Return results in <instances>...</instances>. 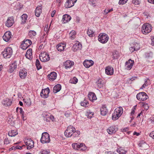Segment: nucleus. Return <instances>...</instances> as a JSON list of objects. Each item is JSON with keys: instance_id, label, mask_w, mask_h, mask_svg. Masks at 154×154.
<instances>
[{"instance_id": "nucleus-1", "label": "nucleus", "mask_w": 154, "mask_h": 154, "mask_svg": "<svg viewBox=\"0 0 154 154\" xmlns=\"http://www.w3.org/2000/svg\"><path fill=\"white\" fill-rule=\"evenodd\" d=\"M123 110V108L122 107L116 108L112 115V119L113 120H116L118 119L122 113Z\"/></svg>"}, {"instance_id": "nucleus-2", "label": "nucleus", "mask_w": 154, "mask_h": 154, "mask_svg": "<svg viewBox=\"0 0 154 154\" xmlns=\"http://www.w3.org/2000/svg\"><path fill=\"white\" fill-rule=\"evenodd\" d=\"M12 48L9 47L5 48L4 51L2 52V54L5 58H10L12 56Z\"/></svg>"}, {"instance_id": "nucleus-3", "label": "nucleus", "mask_w": 154, "mask_h": 154, "mask_svg": "<svg viewBox=\"0 0 154 154\" xmlns=\"http://www.w3.org/2000/svg\"><path fill=\"white\" fill-rule=\"evenodd\" d=\"M152 26L149 23H145L143 24L141 28V31L144 34H146L150 32L152 30Z\"/></svg>"}, {"instance_id": "nucleus-4", "label": "nucleus", "mask_w": 154, "mask_h": 154, "mask_svg": "<svg viewBox=\"0 0 154 154\" xmlns=\"http://www.w3.org/2000/svg\"><path fill=\"white\" fill-rule=\"evenodd\" d=\"M75 128L72 126H69L65 131L64 134L66 137H70L72 136L74 133V131H75Z\"/></svg>"}, {"instance_id": "nucleus-5", "label": "nucleus", "mask_w": 154, "mask_h": 154, "mask_svg": "<svg viewBox=\"0 0 154 154\" xmlns=\"http://www.w3.org/2000/svg\"><path fill=\"white\" fill-rule=\"evenodd\" d=\"M50 141V137L48 134L46 132L43 133L41 139V143H48Z\"/></svg>"}, {"instance_id": "nucleus-6", "label": "nucleus", "mask_w": 154, "mask_h": 154, "mask_svg": "<svg viewBox=\"0 0 154 154\" xmlns=\"http://www.w3.org/2000/svg\"><path fill=\"white\" fill-rule=\"evenodd\" d=\"M109 38L108 35L105 33H101L98 36V41L102 43H106Z\"/></svg>"}, {"instance_id": "nucleus-7", "label": "nucleus", "mask_w": 154, "mask_h": 154, "mask_svg": "<svg viewBox=\"0 0 154 154\" xmlns=\"http://www.w3.org/2000/svg\"><path fill=\"white\" fill-rule=\"evenodd\" d=\"M136 97L139 100L144 101L147 99L148 98V96L145 93L142 92L137 94Z\"/></svg>"}, {"instance_id": "nucleus-8", "label": "nucleus", "mask_w": 154, "mask_h": 154, "mask_svg": "<svg viewBox=\"0 0 154 154\" xmlns=\"http://www.w3.org/2000/svg\"><path fill=\"white\" fill-rule=\"evenodd\" d=\"M39 57L41 61L42 62H47L50 59L49 55L45 52H42L39 55Z\"/></svg>"}, {"instance_id": "nucleus-9", "label": "nucleus", "mask_w": 154, "mask_h": 154, "mask_svg": "<svg viewBox=\"0 0 154 154\" xmlns=\"http://www.w3.org/2000/svg\"><path fill=\"white\" fill-rule=\"evenodd\" d=\"M32 44V41L29 39H25L21 44V48L23 50L26 49Z\"/></svg>"}, {"instance_id": "nucleus-10", "label": "nucleus", "mask_w": 154, "mask_h": 154, "mask_svg": "<svg viewBox=\"0 0 154 154\" xmlns=\"http://www.w3.org/2000/svg\"><path fill=\"white\" fill-rule=\"evenodd\" d=\"M50 91L49 88H47L44 89H42L40 93L41 97L44 98H46L48 97Z\"/></svg>"}, {"instance_id": "nucleus-11", "label": "nucleus", "mask_w": 154, "mask_h": 154, "mask_svg": "<svg viewBox=\"0 0 154 154\" xmlns=\"http://www.w3.org/2000/svg\"><path fill=\"white\" fill-rule=\"evenodd\" d=\"M134 61L133 60L129 59L125 63V69L128 70L131 69L134 65Z\"/></svg>"}, {"instance_id": "nucleus-12", "label": "nucleus", "mask_w": 154, "mask_h": 154, "mask_svg": "<svg viewBox=\"0 0 154 154\" xmlns=\"http://www.w3.org/2000/svg\"><path fill=\"white\" fill-rule=\"evenodd\" d=\"M77 0H67L65 5V7L66 8H71L74 6V4Z\"/></svg>"}, {"instance_id": "nucleus-13", "label": "nucleus", "mask_w": 154, "mask_h": 154, "mask_svg": "<svg viewBox=\"0 0 154 154\" xmlns=\"http://www.w3.org/2000/svg\"><path fill=\"white\" fill-rule=\"evenodd\" d=\"M14 23V19L13 17H9L8 18L5 23V25L9 27L12 26Z\"/></svg>"}, {"instance_id": "nucleus-14", "label": "nucleus", "mask_w": 154, "mask_h": 154, "mask_svg": "<svg viewBox=\"0 0 154 154\" xmlns=\"http://www.w3.org/2000/svg\"><path fill=\"white\" fill-rule=\"evenodd\" d=\"M25 143L27 146V149H31L34 147V142L31 139H27L26 141H25Z\"/></svg>"}, {"instance_id": "nucleus-15", "label": "nucleus", "mask_w": 154, "mask_h": 154, "mask_svg": "<svg viewBox=\"0 0 154 154\" xmlns=\"http://www.w3.org/2000/svg\"><path fill=\"white\" fill-rule=\"evenodd\" d=\"M11 32L8 31L6 32L3 36V40L6 42H8L11 38Z\"/></svg>"}, {"instance_id": "nucleus-16", "label": "nucleus", "mask_w": 154, "mask_h": 154, "mask_svg": "<svg viewBox=\"0 0 154 154\" xmlns=\"http://www.w3.org/2000/svg\"><path fill=\"white\" fill-rule=\"evenodd\" d=\"M64 67L66 69L71 68L74 65V62L69 60H66L63 64Z\"/></svg>"}, {"instance_id": "nucleus-17", "label": "nucleus", "mask_w": 154, "mask_h": 154, "mask_svg": "<svg viewBox=\"0 0 154 154\" xmlns=\"http://www.w3.org/2000/svg\"><path fill=\"white\" fill-rule=\"evenodd\" d=\"M118 130V128L115 126H112L107 129V131L110 134H115Z\"/></svg>"}, {"instance_id": "nucleus-18", "label": "nucleus", "mask_w": 154, "mask_h": 154, "mask_svg": "<svg viewBox=\"0 0 154 154\" xmlns=\"http://www.w3.org/2000/svg\"><path fill=\"white\" fill-rule=\"evenodd\" d=\"M17 61H15L13 63H12L9 66V69L8 71L10 73L13 72L17 68Z\"/></svg>"}, {"instance_id": "nucleus-19", "label": "nucleus", "mask_w": 154, "mask_h": 154, "mask_svg": "<svg viewBox=\"0 0 154 154\" xmlns=\"http://www.w3.org/2000/svg\"><path fill=\"white\" fill-rule=\"evenodd\" d=\"M82 44L78 41H77L72 47V50L74 51H76L77 50L80 49L82 48Z\"/></svg>"}, {"instance_id": "nucleus-20", "label": "nucleus", "mask_w": 154, "mask_h": 154, "mask_svg": "<svg viewBox=\"0 0 154 154\" xmlns=\"http://www.w3.org/2000/svg\"><path fill=\"white\" fill-rule=\"evenodd\" d=\"M57 74L54 72H51L48 75L49 79L51 81H54L57 78Z\"/></svg>"}, {"instance_id": "nucleus-21", "label": "nucleus", "mask_w": 154, "mask_h": 154, "mask_svg": "<svg viewBox=\"0 0 154 154\" xmlns=\"http://www.w3.org/2000/svg\"><path fill=\"white\" fill-rule=\"evenodd\" d=\"M106 73L108 75H111L113 74L114 69L112 67L110 66H107L105 69Z\"/></svg>"}, {"instance_id": "nucleus-22", "label": "nucleus", "mask_w": 154, "mask_h": 154, "mask_svg": "<svg viewBox=\"0 0 154 154\" xmlns=\"http://www.w3.org/2000/svg\"><path fill=\"white\" fill-rule=\"evenodd\" d=\"M88 97L89 100L92 102L97 99L96 95L93 92H89L88 95Z\"/></svg>"}, {"instance_id": "nucleus-23", "label": "nucleus", "mask_w": 154, "mask_h": 154, "mask_svg": "<svg viewBox=\"0 0 154 154\" xmlns=\"http://www.w3.org/2000/svg\"><path fill=\"white\" fill-rule=\"evenodd\" d=\"M94 62L91 60H85L83 62L84 66L86 68H88L94 64Z\"/></svg>"}, {"instance_id": "nucleus-24", "label": "nucleus", "mask_w": 154, "mask_h": 154, "mask_svg": "<svg viewBox=\"0 0 154 154\" xmlns=\"http://www.w3.org/2000/svg\"><path fill=\"white\" fill-rule=\"evenodd\" d=\"M71 19V17L70 15L65 14L63 16L62 21L63 23H66L69 21Z\"/></svg>"}, {"instance_id": "nucleus-25", "label": "nucleus", "mask_w": 154, "mask_h": 154, "mask_svg": "<svg viewBox=\"0 0 154 154\" xmlns=\"http://www.w3.org/2000/svg\"><path fill=\"white\" fill-rule=\"evenodd\" d=\"M27 72L24 69H20L19 72V75L20 78L24 79L26 76Z\"/></svg>"}, {"instance_id": "nucleus-26", "label": "nucleus", "mask_w": 154, "mask_h": 154, "mask_svg": "<svg viewBox=\"0 0 154 154\" xmlns=\"http://www.w3.org/2000/svg\"><path fill=\"white\" fill-rule=\"evenodd\" d=\"M66 46L65 43H60L56 46V48L58 51H61L64 50Z\"/></svg>"}, {"instance_id": "nucleus-27", "label": "nucleus", "mask_w": 154, "mask_h": 154, "mask_svg": "<svg viewBox=\"0 0 154 154\" xmlns=\"http://www.w3.org/2000/svg\"><path fill=\"white\" fill-rule=\"evenodd\" d=\"M2 104L5 106H10L11 104V100L9 99L6 98L3 100Z\"/></svg>"}, {"instance_id": "nucleus-28", "label": "nucleus", "mask_w": 154, "mask_h": 154, "mask_svg": "<svg viewBox=\"0 0 154 154\" xmlns=\"http://www.w3.org/2000/svg\"><path fill=\"white\" fill-rule=\"evenodd\" d=\"M42 12V8L40 6H38L36 8L35 11V16L39 17Z\"/></svg>"}, {"instance_id": "nucleus-29", "label": "nucleus", "mask_w": 154, "mask_h": 154, "mask_svg": "<svg viewBox=\"0 0 154 154\" xmlns=\"http://www.w3.org/2000/svg\"><path fill=\"white\" fill-rule=\"evenodd\" d=\"M108 112V110L105 106H103L100 109V114L103 116H105Z\"/></svg>"}, {"instance_id": "nucleus-30", "label": "nucleus", "mask_w": 154, "mask_h": 154, "mask_svg": "<svg viewBox=\"0 0 154 154\" xmlns=\"http://www.w3.org/2000/svg\"><path fill=\"white\" fill-rule=\"evenodd\" d=\"M61 88V86L60 85L58 84L55 85L53 88V92L56 93L59 91Z\"/></svg>"}, {"instance_id": "nucleus-31", "label": "nucleus", "mask_w": 154, "mask_h": 154, "mask_svg": "<svg viewBox=\"0 0 154 154\" xmlns=\"http://www.w3.org/2000/svg\"><path fill=\"white\" fill-rule=\"evenodd\" d=\"M98 88H101L103 86V82L102 79H99L96 82Z\"/></svg>"}, {"instance_id": "nucleus-32", "label": "nucleus", "mask_w": 154, "mask_h": 154, "mask_svg": "<svg viewBox=\"0 0 154 154\" xmlns=\"http://www.w3.org/2000/svg\"><path fill=\"white\" fill-rule=\"evenodd\" d=\"M69 38L71 39H73L76 37V33L75 31L72 30L69 33Z\"/></svg>"}, {"instance_id": "nucleus-33", "label": "nucleus", "mask_w": 154, "mask_h": 154, "mask_svg": "<svg viewBox=\"0 0 154 154\" xmlns=\"http://www.w3.org/2000/svg\"><path fill=\"white\" fill-rule=\"evenodd\" d=\"M18 134V133L16 130H13L9 132L8 133V135L11 137L15 136L16 135Z\"/></svg>"}, {"instance_id": "nucleus-34", "label": "nucleus", "mask_w": 154, "mask_h": 154, "mask_svg": "<svg viewBox=\"0 0 154 154\" xmlns=\"http://www.w3.org/2000/svg\"><path fill=\"white\" fill-rule=\"evenodd\" d=\"M23 101L28 106H30L31 104V101L29 98L24 99H23Z\"/></svg>"}, {"instance_id": "nucleus-35", "label": "nucleus", "mask_w": 154, "mask_h": 154, "mask_svg": "<svg viewBox=\"0 0 154 154\" xmlns=\"http://www.w3.org/2000/svg\"><path fill=\"white\" fill-rule=\"evenodd\" d=\"M36 34V32L34 31L30 30L29 32L28 35L30 37L33 38Z\"/></svg>"}, {"instance_id": "nucleus-36", "label": "nucleus", "mask_w": 154, "mask_h": 154, "mask_svg": "<svg viewBox=\"0 0 154 154\" xmlns=\"http://www.w3.org/2000/svg\"><path fill=\"white\" fill-rule=\"evenodd\" d=\"M35 65L37 69L38 70H39L42 68V66L40 65V61L38 59H37L36 60Z\"/></svg>"}, {"instance_id": "nucleus-37", "label": "nucleus", "mask_w": 154, "mask_h": 154, "mask_svg": "<svg viewBox=\"0 0 154 154\" xmlns=\"http://www.w3.org/2000/svg\"><path fill=\"white\" fill-rule=\"evenodd\" d=\"M21 18L22 19V23L24 24L26 22L27 18V15L24 14L21 16Z\"/></svg>"}, {"instance_id": "nucleus-38", "label": "nucleus", "mask_w": 154, "mask_h": 154, "mask_svg": "<svg viewBox=\"0 0 154 154\" xmlns=\"http://www.w3.org/2000/svg\"><path fill=\"white\" fill-rule=\"evenodd\" d=\"M87 33L89 37H91L93 36L94 32L92 30L88 29L87 31Z\"/></svg>"}, {"instance_id": "nucleus-39", "label": "nucleus", "mask_w": 154, "mask_h": 154, "mask_svg": "<svg viewBox=\"0 0 154 154\" xmlns=\"http://www.w3.org/2000/svg\"><path fill=\"white\" fill-rule=\"evenodd\" d=\"M88 102L87 100H84L81 103V106L85 107H86L87 106H88Z\"/></svg>"}, {"instance_id": "nucleus-40", "label": "nucleus", "mask_w": 154, "mask_h": 154, "mask_svg": "<svg viewBox=\"0 0 154 154\" xmlns=\"http://www.w3.org/2000/svg\"><path fill=\"white\" fill-rule=\"evenodd\" d=\"M152 53L150 52L149 53H146L145 54V57L147 58H149L152 57Z\"/></svg>"}, {"instance_id": "nucleus-41", "label": "nucleus", "mask_w": 154, "mask_h": 154, "mask_svg": "<svg viewBox=\"0 0 154 154\" xmlns=\"http://www.w3.org/2000/svg\"><path fill=\"white\" fill-rule=\"evenodd\" d=\"M80 132L79 131H74V133L73 134L72 136L74 137H78L80 134Z\"/></svg>"}, {"instance_id": "nucleus-42", "label": "nucleus", "mask_w": 154, "mask_h": 154, "mask_svg": "<svg viewBox=\"0 0 154 154\" xmlns=\"http://www.w3.org/2000/svg\"><path fill=\"white\" fill-rule=\"evenodd\" d=\"M117 152L119 153L120 154H124L126 153V151L121 149H117Z\"/></svg>"}, {"instance_id": "nucleus-43", "label": "nucleus", "mask_w": 154, "mask_h": 154, "mask_svg": "<svg viewBox=\"0 0 154 154\" xmlns=\"http://www.w3.org/2000/svg\"><path fill=\"white\" fill-rule=\"evenodd\" d=\"M50 152L49 151L43 150H41L39 153V154H49Z\"/></svg>"}, {"instance_id": "nucleus-44", "label": "nucleus", "mask_w": 154, "mask_h": 154, "mask_svg": "<svg viewBox=\"0 0 154 154\" xmlns=\"http://www.w3.org/2000/svg\"><path fill=\"white\" fill-rule=\"evenodd\" d=\"M128 0H120L119 2V4L120 5H122L125 4L128 1Z\"/></svg>"}, {"instance_id": "nucleus-45", "label": "nucleus", "mask_w": 154, "mask_h": 154, "mask_svg": "<svg viewBox=\"0 0 154 154\" xmlns=\"http://www.w3.org/2000/svg\"><path fill=\"white\" fill-rule=\"evenodd\" d=\"M88 118L91 119L92 118V116L94 115V113L92 112H91L90 111L88 112Z\"/></svg>"}, {"instance_id": "nucleus-46", "label": "nucleus", "mask_w": 154, "mask_h": 154, "mask_svg": "<svg viewBox=\"0 0 154 154\" xmlns=\"http://www.w3.org/2000/svg\"><path fill=\"white\" fill-rule=\"evenodd\" d=\"M25 146V145H23L22 146H17L15 147L14 146H13V147H12V149H13L15 148H16V149H23V146Z\"/></svg>"}, {"instance_id": "nucleus-47", "label": "nucleus", "mask_w": 154, "mask_h": 154, "mask_svg": "<svg viewBox=\"0 0 154 154\" xmlns=\"http://www.w3.org/2000/svg\"><path fill=\"white\" fill-rule=\"evenodd\" d=\"M78 81V79L75 77H74L73 78L72 80V81L71 82L75 84Z\"/></svg>"}, {"instance_id": "nucleus-48", "label": "nucleus", "mask_w": 154, "mask_h": 154, "mask_svg": "<svg viewBox=\"0 0 154 154\" xmlns=\"http://www.w3.org/2000/svg\"><path fill=\"white\" fill-rule=\"evenodd\" d=\"M133 3L135 5H139L140 3L139 0H134L133 1Z\"/></svg>"}, {"instance_id": "nucleus-49", "label": "nucleus", "mask_w": 154, "mask_h": 154, "mask_svg": "<svg viewBox=\"0 0 154 154\" xmlns=\"http://www.w3.org/2000/svg\"><path fill=\"white\" fill-rule=\"evenodd\" d=\"M26 54H27L32 55V49L31 48L28 49Z\"/></svg>"}, {"instance_id": "nucleus-50", "label": "nucleus", "mask_w": 154, "mask_h": 154, "mask_svg": "<svg viewBox=\"0 0 154 154\" xmlns=\"http://www.w3.org/2000/svg\"><path fill=\"white\" fill-rule=\"evenodd\" d=\"M130 50L131 51V52H133L134 51H137V50H138V49L136 48H134V47H131L130 48H129Z\"/></svg>"}, {"instance_id": "nucleus-51", "label": "nucleus", "mask_w": 154, "mask_h": 154, "mask_svg": "<svg viewBox=\"0 0 154 154\" xmlns=\"http://www.w3.org/2000/svg\"><path fill=\"white\" fill-rule=\"evenodd\" d=\"M72 146L73 149H75L78 150V148L77 147V143H74L72 144Z\"/></svg>"}, {"instance_id": "nucleus-52", "label": "nucleus", "mask_w": 154, "mask_h": 154, "mask_svg": "<svg viewBox=\"0 0 154 154\" xmlns=\"http://www.w3.org/2000/svg\"><path fill=\"white\" fill-rule=\"evenodd\" d=\"M149 136L154 139V131H152L150 133Z\"/></svg>"}, {"instance_id": "nucleus-53", "label": "nucleus", "mask_w": 154, "mask_h": 154, "mask_svg": "<svg viewBox=\"0 0 154 154\" xmlns=\"http://www.w3.org/2000/svg\"><path fill=\"white\" fill-rule=\"evenodd\" d=\"M25 56L29 60L31 59H32V55L27 54H26Z\"/></svg>"}, {"instance_id": "nucleus-54", "label": "nucleus", "mask_w": 154, "mask_h": 154, "mask_svg": "<svg viewBox=\"0 0 154 154\" xmlns=\"http://www.w3.org/2000/svg\"><path fill=\"white\" fill-rule=\"evenodd\" d=\"M143 107L146 110L148 109L149 108V107L147 104H144L143 105Z\"/></svg>"}, {"instance_id": "nucleus-55", "label": "nucleus", "mask_w": 154, "mask_h": 154, "mask_svg": "<svg viewBox=\"0 0 154 154\" xmlns=\"http://www.w3.org/2000/svg\"><path fill=\"white\" fill-rule=\"evenodd\" d=\"M9 143V141L8 140V139H5L4 141V144H8Z\"/></svg>"}, {"instance_id": "nucleus-56", "label": "nucleus", "mask_w": 154, "mask_h": 154, "mask_svg": "<svg viewBox=\"0 0 154 154\" xmlns=\"http://www.w3.org/2000/svg\"><path fill=\"white\" fill-rule=\"evenodd\" d=\"M135 109V107H133L132 109V111H131V114L132 115L133 114H134V113L135 112L134 110Z\"/></svg>"}, {"instance_id": "nucleus-57", "label": "nucleus", "mask_w": 154, "mask_h": 154, "mask_svg": "<svg viewBox=\"0 0 154 154\" xmlns=\"http://www.w3.org/2000/svg\"><path fill=\"white\" fill-rule=\"evenodd\" d=\"M150 120L152 123L154 124V117H152L150 118Z\"/></svg>"}, {"instance_id": "nucleus-58", "label": "nucleus", "mask_w": 154, "mask_h": 154, "mask_svg": "<svg viewBox=\"0 0 154 154\" xmlns=\"http://www.w3.org/2000/svg\"><path fill=\"white\" fill-rule=\"evenodd\" d=\"M148 80L149 81V79H147V80H146V79H145V83H144V84L145 85V86H147L148 85L147 84Z\"/></svg>"}, {"instance_id": "nucleus-59", "label": "nucleus", "mask_w": 154, "mask_h": 154, "mask_svg": "<svg viewBox=\"0 0 154 154\" xmlns=\"http://www.w3.org/2000/svg\"><path fill=\"white\" fill-rule=\"evenodd\" d=\"M20 113L22 117L23 120H25V119H24V112L23 111V112H21Z\"/></svg>"}, {"instance_id": "nucleus-60", "label": "nucleus", "mask_w": 154, "mask_h": 154, "mask_svg": "<svg viewBox=\"0 0 154 154\" xmlns=\"http://www.w3.org/2000/svg\"><path fill=\"white\" fill-rule=\"evenodd\" d=\"M151 45H154V37H153L152 39Z\"/></svg>"}, {"instance_id": "nucleus-61", "label": "nucleus", "mask_w": 154, "mask_h": 154, "mask_svg": "<svg viewBox=\"0 0 154 154\" xmlns=\"http://www.w3.org/2000/svg\"><path fill=\"white\" fill-rule=\"evenodd\" d=\"M55 13H56L55 10H54L53 11V12H52V13L51 14V16L52 17H53L54 16V15L55 14Z\"/></svg>"}, {"instance_id": "nucleus-62", "label": "nucleus", "mask_w": 154, "mask_h": 154, "mask_svg": "<svg viewBox=\"0 0 154 154\" xmlns=\"http://www.w3.org/2000/svg\"><path fill=\"white\" fill-rule=\"evenodd\" d=\"M49 118L52 121H54V116H53L52 115H51L49 117Z\"/></svg>"}, {"instance_id": "nucleus-63", "label": "nucleus", "mask_w": 154, "mask_h": 154, "mask_svg": "<svg viewBox=\"0 0 154 154\" xmlns=\"http://www.w3.org/2000/svg\"><path fill=\"white\" fill-rule=\"evenodd\" d=\"M148 1L150 3L154 4V0H148Z\"/></svg>"}, {"instance_id": "nucleus-64", "label": "nucleus", "mask_w": 154, "mask_h": 154, "mask_svg": "<svg viewBox=\"0 0 154 154\" xmlns=\"http://www.w3.org/2000/svg\"><path fill=\"white\" fill-rule=\"evenodd\" d=\"M128 130V128H125L123 130V131H126Z\"/></svg>"}]
</instances>
